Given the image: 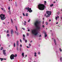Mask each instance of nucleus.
<instances>
[{"label":"nucleus","mask_w":62,"mask_h":62,"mask_svg":"<svg viewBox=\"0 0 62 62\" xmlns=\"http://www.w3.org/2000/svg\"><path fill=\"white\" fill-rule=\"evenodd\" d=\"M40 23H41V22L40 21L38 22V21H37L34 23L35 25V27H37L38 31H39L40 30V28L39 26H38V24H40Z\"/></svg>","instance_id":"f257e3e1"},{"label":"nucleus","mask_w":62,"mask_h":62,"mask_svg":"<svg viewBox=\"0 0 62 62\" xmlns=\"http://www.w3.org/2000/svg\"><path fill=\"white\" fill-rule=\"evenodd\" d=\"M38 8L40 10H43L45 8V6L43 4H39L38 6Z\"/></svg>","instance_id":"f03ea898"},{"label":"nucleus","mask_w":62,"mask_h":62,"mask_svg":"<svg viewBox=\"0 0 62 62\" xmlns=\"http://www.w3.org/2000/svg\"><path fill=\"white\" fill-rule=\"evenodd\" d=\"M51 13H52V12L51 11H47L46 12V13L45 14L44 16L45 17L46 16V18L48 17H49L50 15H51Z\"/></svg>","instance_id":"7ed1b4c3"},{"label":"nucleus","mask_w":62,"mask_h":62,"mask_svg":"<svg viewBox=\"0 0 62 62\" xmlns=\"http://www.w3.org/2000/svg\"><path fill=\"white\" fill-rule=\"evenodd\" d=\"M32 34L34 35L35 36H37L38 34V31H37V30H33L31 31Z\"/></svg>","instance_id":"20e7f679"},{"label":"nucleus","mask_w":62,"mask_h":62,"mask_svg":"<svg viewBox=\"0 0 62 62\" xmlns=\"http://www.w3.org/2000/svg\"><path fill=\"white\" fill-rule=\"evenodd\" d=\"M0 19L1 20H4L6 19V17H5V15H3V14H1L0 16Z\"/></svg>","instance_id":"39448f33"},{"label":"nucleus","mask_w":62,"mask_h":62,"mask_svg":"<svg viewBox=\"0 0 62 62\" xmlns=\"http://www.w3.org/2000/svg\"><path fill=\"white\" fill-rule=\"evenodd\" d=\"M17 55L16 54H15V56L13 54H12L10 56V58L11 60L14 59V57H16Z\"/></svg>","instance_id":"423d86ee"},{"label":"nucleus","mask_w":62,"mask_h":62,"mask_svg":"<svg viewBox=\"0 0 62 62\" xmlns=\"http://www.w3.org/2000/svg\"><path fill=\"white\" fill-rule=\"evenodd\" d=\"M25 9H26V10H27V12L29 11L30 13V12H32V10H31V8H29V7H28V8H25Z\"/></svg>","instance_id":"0eeeda50"},{"label":"nucleus","mask_w":62,"mask_h":62,"mask_svg":"<svg viewBox=\"0 0 62 62\" xmlns=\"http://www.w3.org/2000/svg\"><path fill=\"white\" fill-rule=\"evenodd\" d=\"M5 50H3V54L4 55H6V53Z\"/></svg>","instance_id":"6e6552de"},{"label":"nucleus","mask_w":62,"mask_h":62,"mask_svg":"<svg viewBox=\"0 0 62 62\" xmlns=\"http://www.w3.org/2000/svg\"><path fill=\"white\" fill-rule=\"evenodd\" d=\"M54 42L55 45H56V41L55 39H54Z\"/></svg>","instance_id":"1a4fd4ad"},{"label":"nucleus","mask_w":62,"mask_h":62,"mask_svg":"<svg viewBox=\"0 0 62 62\" xmlns=\"http://www.w3.org/2000/svg\"><path fill=\"white\" fill-rule=\"evenodd\" d=\"M19 44V41H17L16 42V46H18Z\"/></svg>","instance_id":"9d476101"},{"label":"nucleus","mask_w":62,"mask_h":62,"mask_svg":"<svg viewBox=\"0 0 62 62\" xmlns=\"http://www.w3.org/2000/svg\"><path fill=\"white\" fill-rule=\"evenodd\" d=\"M23 40H24V41H25V42L26 43V42H27V40H26V39H25V38H23Z\"/></svg>","instance_id":"9b49d317"},{"label":"nucleus","mask_w":62,"mask_h":62,"mask_svg":"<svg viewBox=\"0 0 62 62\" xmlns=\"http://www.w3.org/2000/svg\"><path fill=\"white\" fill-rule=\"evenodd\" d=\"M11 35H12V34L13 33V30H11Z\"/></svg>","instance_id":"f8f14e48"},{"label":"nucleus","mask_w":62,"mask_h":62,"mask_svg":"<svg viewBox=\"0 0 62 62\" xmlns=\"http://www.w3.org/2000/svg\"><path fill=\"white\" fill-rule=\"evenodd\" d=\"M44 34L45 35V38L46 37H47V35L46 34V33H45Z\"/></svg>","instance_id":"ddd939ff"},{"label":"nucleus","mask_w":62,"mask_h":62,"mask_svg":"<svg viewBox=\"0 0 62 62\" xmlns=\"http://www.w3.org/2000/svg\"><path fill=\"white\" fill-rule=\"evenodd\" d=\"M22 55L23 57H24V53L23 52L22 53Z\"/></svg>","instance_id":"4468645a"},{"label":"nucleus","mask_w":62,"mask_h":62,"mask_svg":"<svg viewBox=\"0 0 62 62\" xmlns=\"http://www.w3.org/2000/svg\"><path fill=\"white\" fill-rule=\"evenodd\" d=\"M8 13H9V15H10L11 14V12L9 10L8 11Z\"/></svg>","instance_id":"2eb2a0df"},{"label":"nucleus","mask_w":62,"mask_h":62,"mask_svg":"<svg viewBox=\"0 0 62 62\" xmlns=\"http://www.w3.org/2000/svg\"><path fill=\"white\" fill-rule=\"evenodd\" d=\"M0 60H1V61H2L3 60V58H0Z\"/></svg>","instance_id":"dca6fc26"},{"label":"nucleus","mask_w":62,"mask_h":62,"mask_svg":"<svg viewBox=\"0 0 62 62\" xmlns=\"http://www.w3.org/2000/svg\"><path fill=\"white\" fill-rule=\"evenodd\" d=\"M60 61L61 62H62V58L61 57L60 58Z\"/></svg>","instance_id":"f3484780"},{"label":"nucleus","mask_w":62,"mask_h":62,"mask_svg":"<svg viewBox=\"0 0 62 62\" xmlns=\"http://www.w3.org/2000/svg\"><path fill=\"white\" fill-rule=\"evenodd\" d=\"M15 27L16 28V31H17L18 30V29H17V26H15Z\"/></svg>","instance_id":"a211bd4d"},{"label":"nucleus","mask_w":62,"mask_h":62,"mask_svg":"<svg viewBox=\"0 0 62 62\" xmlns=\"http://www.w3.org/2000/svg\"><path fill=\"white\" fill-rule=\"evenodd\" d=\"M16 50L17 51H19V48H18V46H17L16 47Z\"/></svg>","instance_id":"6ab92c4d"},{"label":"nucleus","mask_w":62,"mask_h":62,"mask_svg":"<svg viewBox=\"0 0 62 62\" xmlns=\"http://www.w3.org/2000/svg\"><path fill=\"white\" fill-rule=\"evenodd\" d=\"M15 4L16 7H17V2H15Z\"/></svg>","instance_id":"aec40b11"},{"label":"nucleus","mask_w":62,"mask_h":62,"mask_svg":"<svg viewBox=\"0 0 62 62\" xmlns=\"http://www.w3.org/2000/svg\"><path fill=\"white\" fill-rule=\"evenodd\" d=\"M54 6V4H52L51 5H50V7H53Z\"/></svg>","instance_id":"412c9836"},{"label":"nucleus","mask_w":62,"mask_h":62,"mask_svg":"<svg viewBox=\"0 0 62 62\" xmlns=\"http://www.w3.org/2000/svg\"><path fill=\"white\" fill-rule=\"evenodd\" d=\"M15 33H16V34H17V36H18V32H16V31H15Z\"/></svg>","instance_id":"4be33fe9"},{"label":"nucleus","mask_w":62,"mask_h":62,"mask_svg":"<svg viewBox=\"0 0 62 62\" xmlns=\"http://www.w3.org/2000/svg\"><path fill=\"white\" fill-rule=\"evenodd\" d=\"M13 45H14V47H15L16 45L15 44V43H14Z\"/></svg>","instance_id":"5701e85b"},{"label":"nucleus","mask_w":62,"mask_h":62,"mask_svg":"<svg viewBox=\"0 0 62 62\" xmlns=\"http://www.w3.org/2000/svg\"><path fill=\"white\" fill-rule=\"evenodd\" d=\"M44 2L45 3H44V5H46V1H44Z\"/></svg>","instance_id":"b1692460"},{"label":"nucleus","mask_w":62,"mask_h":62,"mask_svg":"<svg viewBox=\"0 0 62 62\" xmlns=\"http://www.w3.org/2000/svg\"><path fill=\"white\" fill-rule=\"evenodd\" d=\"M24 25H26V22L25 21H24Z\"/></svg>","instance_id":"393cba45"},{"label":"nucleus","mask_w":62,"mask_h":62,"mask_svg":"<svg viewBox=\"0 0 62 62\" xmlns=\"http://www.w3.org/2000/svg\"><path fill=\"white\" fill-rule=\"evenodd\" d=\"M59 50L60 52H62V49H61V48H60Z\"/></svg>","instance_id":"a878e982"},{"label":"nucleus","mask_w":62,"mask_h":62,"mask_svg":"<svg viewBox=\"0 0 62 62\" xmlns=\"http://www.w3.org/2000/svg\"><path fill=\"white\" fill-rule=\"evenodd\" d=\"M3 47H2L1 48L0 50L1 51H2V50H3Z\"/></svg>","instance_id":"bb28decb"},{"label":"nucleus","mask_w":62,"mask_h":62,"mask_svg":"<svg viewBox=\"0 0 62 62\" xmlns=\"http://www.w3.org/2000/svg\"><path fill=\"white\" fill-rule=\"evenodd\" d=\"M42 27H43V28H44V27H45V26H44V25H42Z\"/></svg>","instance_id":"cd10ccee"},{"label":"nucleus","mask_w":62,"mask_h":62,"mask_svg":"<svg viewBox=\"0 0 62 62\" xmlns=\"http://www.w3.org/2000/svg\"><path fill=\"white\" fill-rule=\"evenodd\" d=\"M46 25H47L48 24V23L47 22H46Z\"/></svg>","instance_id":"c85d7f7f"},{"label":"nucleus","mask_w":62,"mask_h":62,"mask_svg":"<svg viewBox=\"0 0 62 62\" xmlns=\"http://www.w3.org/2000/svg\"><path fill=\"white\" fill-rule=\"evenodd\" d=\"M7 36L8 37H9V34H8L7 35Z\"/></svg>","instance_id":"c756f323"},{"label":"nucleus","mask_w":62,"mask_h":62,"mask_svg":"<svg viewBox=\"0 0 62 62\" xmlns=\"http://www.w3.org/2000/svg\"><path fill=\"white\" fill-rule=\"evenodd\" d=\"M28 13H27L26 14V16H28Z\"/></svg>","instance_id":"7c9ffc66"},{"label":"nucleus","mask_w":62,"mask_h":62,"mask_svg":"<svg viewBox=\"0 0 62 62\" xmlns=\"http://www.w3.org/2000/svg\"><path fill=\"white\" fill-rule=\"evenodd\" d=\"M20 51H22V48H21V47H20Z\"/></svg>","instance_id":"2f4dec72"},{"label":"nucleus","mask_w":62,"mask_h":62,"mask_svg":"<svg viewBox=\"0 0 62 62\" xmlns=\"http://www.w3.org/2000/svg\"><path fill=\"white\" fill-rule=\"evenodd\" d=\"M55 20H57V17H55Z\"/></svg>","instance_id":"473e14b6"},{"label":"nucleus","mask_w":62,"mask_h":62,"mask_svg":"<svg viewBox=\"0 0 62 62\" xmlns=\"http://www.w3.org/2000/svg\"><path fill=\"white\" fill-rule=\"evenodd\" d=\"M22 29L23 30H25V28H22Z\"/></svg>","instance_id":"72a5a7b5"},{"label":"nucleus","mask_w":62,"mask_h":62,"mask_svg":"<svg viewBox=\"0 0 62 62\" xmlns=\"http://www.w3.org/2000/svg\"><path fill=\"white\" fill-rule=\"evenodd\" d=\"M7 33H9V31H8V30L7 31Z\"/></svg>","instance_id":"f704fd0d"},{"label":"nucleus","mask_w":62,"mask_h":62,"mask_svg":"<svg viewBox=\"0 0 62 62\" xmlns=\"http://www.w3.org/2000/svg\"><path fill=\"white\" fill-rule=\"evenodd\" d=\"M23 15L24 16H25V14H24V13H23Z\"/></svg>","instance_id":"c9c22d12"},{"label":"nucleus","mask_w":62,"mask_h":62,"mask_svg":"<svg viewBox=\"0 0 62 62\" xmlns=\"http://www.w3.org/2000/svg\"><path fill=\"white\" fill-rule=\"evenodd\" d=\"M11 20L12 23H13V21L12 20V19H11Z\"/></svg>","instance_id":"e433bc0d"},{"label":"nucleus","mask_w":62,"mask_h":62,"mask_svg":"<svg viewBox=\"0 0 62 62\" xmlns=\"http://www.w3.org/2000/svg\"><path fill=\"white\" fill-rule=\"evenodd\" d=\"M27 48H30V47L28 46H27Z\"/></svg>","instance_id":"4c0bfd02"},{"label":"nucleus","mask_w":62,"mask_h":62,"mask_svg":"<svg viewBox=\"0 0 62 62\" xmlns=\"http://www.w3.org/2000/svg\"><path fill=\"white\" fill-rule=\"evenodd\" d=\"M23 38H24V37H25V35L24 34L23 35Z\"/></svg>","instance_id":"58836bf2"},{"label":"nucleus","mask_w":62,"mask_h":62,"mask_svg":"<svg viewBox=\"0 0 62 62\" xmlns=\"http://www.w3.org/2000/svg\"><path fill=\"white\" fill-rule=\"evenodd\" d=\"M4 12H6V10H5V9H4L3 10Z\"/></svg>","instance_id":"ea45409f"},{"label":"nucleus","mask_w":62,"mask_h":62,"mask_svg":"<svg viewBox=\"0 0 62 62\" xmlns=\"http://www.w3.org/2000/svg\"><path fill=\"white\" fill-rule=\"evenodd\" d=\"M38 54H40V52H38Z\"/></svg>","instance_id":"a19ab883"},{"label":"nucleus","mask_w":62,"mask_h":62,"mask_svg":"<svg viewBox=\"0 0 62 62\" xmlns=\"http://www.w3.org/2000/svg\"><path fill=\"white\" fill-rule=\"evenodd\" d=\"M34 56H35V57H36V56H37V55H36V54H35Z\"/></svg>","instance_id":"79ce46f5"},{"label":"nucleus","mask_w":62,"mask_h":62,"mask_svg":"<svg viewBox=\"0 0 62 62\" xmlns=\"http://www.w3.org/2000/svg\"><path fill=\"white\" fill-rule=\"evenodd\" d=\"M30 20H31L30 19H29V20L28 21V22H30Z\"/></svg>","instance_id":"37998d69"},{"label":"nucleus","mask_w":62,"mask_h":62,"mask_svg":"<svg viewBox=\"0 0 62 62\" xmlns=\"http://www.w3.org/2000/svg\"><path fill=\"white\" fill-rule=\"evenodd\" d=\"M39 37H41V35H39Z\"/></svg>","instance_id":"c03bdc74"},{"label":"nucleus","mask_w":62,"mask_h":62,"mask_svg":"<svg viewBox=\"0 0 62 62\" xmlns=\"http://www.w3.org/2000/svg\"><path fill=\"white\" fill-rule=\"evenodd\" d=\"M60 13V12H58L57 14L58 15V14H59Z\"/></svg>","instance_id":"a18cd8bd"},{"label":"nucleus","mask_w":62,"mask_h":62,"mask_svg":"<svg viewBox=\"0 0 62 62\" xmlns=\"http://www.w3.org/2000/svg\"><path fill=\"white\" fill-rule=\"evenodd\" d=\"M10 8L9 7L8 8V9L9 10L10 9Z\"/></svg>","instance_id":"49530a36"},{"label":"nucleus","mask_w":62,"mask_h":62,"mask_svg":"<svg viewBox=\"0 0 62 62\" xmlns=\"http://www.w3.org/2000/svg\"><path fill=\"white\" fill-rule=\"evenodd\" d=\"M1 9H2V10H3L4 9H3V8H1Z\"/></svg>","instance_id":"de8ad7c7"},{"label":"nucleus","mask_w":62,"mask_h":62,"mask_svg":"<svg viewBox=\"0 0 62 62\" xmlns=\"http://www.w3.org/2000/svg\"><path fill=\"white\" fill-rule=\"evenodd\" d=\"M29 46H31V44H29Z\"/></svg>","instance_id":"09e8293b"},{"label":"nucleus","mask_w":62,"mask_h":62,"mask_svg":"<svg viewBox=\"0 0 62 62\" xmlns=\"http://www.w3.org/2000/svg\"><path fill=\"white\" fill-rule=\"evenodd\" d=\"M3 60H6V58H3Z\"/></svg>","instance_id":"8fccbe9b"},{"label":"nucleus","mask_w":62,"mask_h":62,"mask_svg":"<svg viewBox=\"0 0 62 62\" xmlns=\"http://www.w3.org/2000/svg\"><path fill=\"white\" fill-rule=\"evenodd\" d=\"M44 21H43V22H42V24H44Z\"/></svg>","instance_id":"3c124183"},{"label":"nucleus","mask_w":62,"mask_h":62,"mask_svg":"<svg viewBox=\"0 0 62 62\" xmlns=\"http://www.w3.org/2000/svg\"><path fill=\"white\" fill-rule=\"evenodd\" d=\"M27 36H28V35H29V34H28V33H27Z\"/></svg>","instance_id":"603ef678"},{"label":"nucleus","mask_w":62,"mask_h":62,"mask_svg":"<svg viewBox=\"0 0 62 62\" xmlns=\"http://www.w3.org/2000/svg\"><path fill=\"white\" fill-rule=\"evenodd\" d=\"M20 41L21 42H22V40H21V39H20Z\"/></svg>","instance_id":"864d4df0"},{"label":"nucleus","mask_w":62,"mask_h":62,"mask_svg":"<svg viewBox=\"0 0 62 62\" xmlns=\"http://www.w3.org/2000/svg\"><path fill=\"white\" fill-rule=\"evenodd\" d=\"M20 47H22V45H20Z\"/></svg>","instance_id":"5fc2aeb1"},{"label":"nucleus","mask_w":62,"mask_h":62,"mask_svg":"<svg viewBox=\"0 0 62 62\" xmlns=\"http://www.w3.org/2000/svg\"><path fill=\"white\" fill-rule=\"evenodd\" d=\"M28 31H30V30H29V29H28Z\"/></svg>","instance_id":"6e6d98bb"},{"label":"nucleus","mask_w":62,"mask_h":62,"mask_svg":"<svg viewBox=\"0 0 62 62\" xmlns=\"http://www.w3.org/2000/svg\"><path fill=\"white\" fill-rule=\"evenodd\" d=\"M34 54H37V53L36 52H35L34 53Z\"/></svg>","instance_id":"4d7b16f0"},{"label":"nucleus","mask_w":62,"mask_h":62,"mask_svg":"<svg viewBox=\"0 0 62 62\" xmlns=\"http://www.w3.org/2000/svg\"><path fill=\"white\" fill-rule=\"evenodd\" d=\"M57 18H59V16H57Z\"/></svg>","instance_id":"13d9d810"},{"label":"nucleus","mask_w":62,"mask_h":62,"mask_svg":"<svg viewBox=\"0 0 62 62\" xmlns=\"http://www.w3.org/2000/svg\"><path fill=\"white\" fill-rule=\"evenodd\" d=\"M3 24H5V22H4L3 23Z\"/></svg>","instance_id":"bf43d9fd"},{"label":"nucleus","mask_w":62,"mask_h":62,"mask_svg":"<svg viewBox=\"0 0 62 62\" xmlns=\"http://www.w3.org/2000/svg\"><path fill=\"white\" fill-rule=\"evenodd\" d=\"M52 36H53V33H52Z\"/></svg>","instance_id":"052dcab7"},{"label":"nucleus","mask_w":62,"mask_h":62,"mask_svg":"<svg viewBox=\"0 0 62 62\" xmlns=\"http://www.w3.org/2000/svg\"><path fill=\"white\" fill-rule=\"evenodd\" d=\"M58 22H57V23H56V24H58Z\"/></svg>","instance_id":"680f3d73"},{"label":"nucleus","mask_w":62,"mask_h":62,"mask_svg":"<svg viewBox=\"0 0 62 62\" xmlns=\"http://www.w3.org/2000/svg\"><path fill=\"white\" fill-rule=\"evenodd\" d=\"M51 20H50V19L49 20V21L50 22H51Z\"/></svg>","instance_id":"e2e57ef3"},{"label":"nucleus","mask_w":62,"mask_h":62,"mask_svg":"<svg viewBox=\"0 0 62 62\" xmlns=\"http://www.w3.org/2000/svg\"><path fill=\"white\" fill-rule=\"evenodd\" d=\"M26 56H27V55H26L25 57H26Z\"/></svg>","instance_id":"0e129e2a"},{"label":"nucleus","mask_w":62,"mask_h":62,"mask_svg":"<svg viewBox=\"0 0 62 62\" xmlns=\"http://www.w3.org/2000/svg\"><path fill=\"white\" fill-rule=\"evenodd\" d=\"M54 3H55V2L54 1Z\"/></svg>","instance_id":"69168bd1"},{"label":"nucleus","mask_w":62,"mask_h":62,"mask_svg":"<svg viewBox=\"0 0 62 62\" xmlns=\"http://www.w3.org/2000/svg\"><path fill=\"white\" fill-rule=\"evenodd\" d=\"M39 40H40V39H41V38H39Z\"/></svg>","instance_id":"338daca9"},{"label":"nucleus","mask_w":62,"mask_h":62,"mask_svg":"<svg viewBox=\"0 0 62 62\" xmlns=\"http://www.w3.org/2000/svg\"><path fill=\"white\" fill-rule=\"evenodd\" d=\"M61 19H62V17H61Z\"/></svg>","instance_id":"774afa93"}]
</instances>
